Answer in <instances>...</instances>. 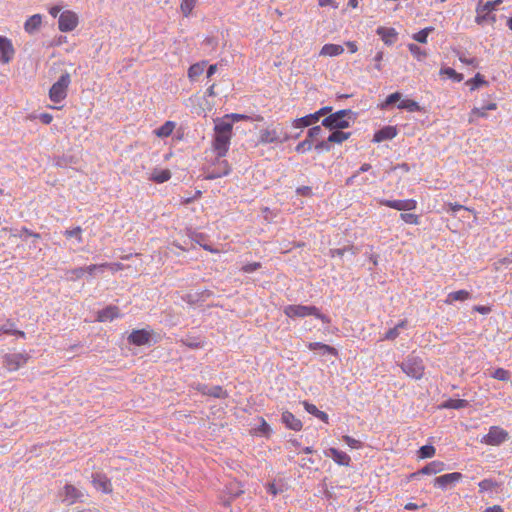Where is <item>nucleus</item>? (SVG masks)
I'll list each match as a JSON object with an SVG mask.
<instances>
[{"instance_id": "obj_1", "label": "nucleus", "mask_w": 512, "mask_h": 512, "mask_svg": "<svg viewBox=\"0 0 512 512\" xmlns=\"http://www.w3.org/2000/svg\"><path fill=\"white\" fill-rule=\"evenodd\" d=\"M233 126L229 121L214 120L211 150L217 158H224L231 145Z\"/></svg>"}, {"instance_id": "obj_2", "label": "nucleus", "mask_w": 512, "mask_h": 512, "mask_svg": "<svg viewBox=\"0 0 512 512\" xmlns=\"http://www.w3.org/2000/svg\"><path fill=\"white\" fill-rule=\"evenodd\" d=\"M290 140L289 133L285 130L281 123L273 124L270 123L258 133V144L269 145V144H283Z\"/></svg>"}, {"instance_id": "obj_3", "label": "nucleus", "mask_w": 512, "mask_h": 512, "mask_svg": "<svg viewBox=\"0 0 512 512\" xmlns=\"http://www.w3.org/2000/svg\"><path fill=\"white\" fill-rule=\"evenodd\" d=\"M356 120V113L350 109L339 110L322 120V125L329 130H339L350 127Z\"/></svg>"}, {"instance_id": "obj_4", "label": "nucleus", "mask_w": 512, "mask_h": 512, "mask_svg": "<svg viewBox=\"0 0 512 512\" xmlns=\"http://www.w3.org/2000/svg\"><path fill=\"white\" fill-rule=\"evenodd\" d=\"M284 314L289 318H303L307 316H315L320 319L323 323H330L327 316L320 313L316 306L306 305H288L284 308Z\"/></svg>"}, {"instance_id": "obj_5", "label": "nucleus", "mask_w": 512, "mask_h": 512, "mask_svg": "<svg viewBox=\"0 0 512 512\" xmlns=\"http://www.w3.org/2000/svg\"><path fill=\"white\" fill-rule=\"evenodd\" d=\"M71 85V76L68 72L63 73L59 79L53 83L49 89V99L55 103L63 102L68 96L69 86Z\"/></svg>"}, {"instance_id": "obj_6", "label": "nucleus", "mask_w": 512, "mask_h": 512, "mask_svg": "<svg viewBox=\"0 0 512 512\" xmlns=\"http://www.w3.org/2000/svg\"><path fill=\"white\" fill-rule=\"evenodd\" d=\"M402 371L413 379L419 380L424 376L425 366L422 358L415 355H409L405 361L400 364Z\"/></svg>"}, {"instance_id": "obj_7", "label": "nucleus", "mask_w": 512, "mask_h": 512, "mask_svg": "<svg viewBox=\"0 0 512 512\" xmlns=\"http://www.w3.org/2000/svg\"><path fill=\"white\" fill-rule=\"evenodd\" d=\"M231 172V166L227 160L223 158H217L208 166L204 168L206 180H213L227 176Z\"/></svg>"}, {"instance_id": "obj_8", "label": "nucleus", "mask_w": 512, "mask_h": 512, "mask_svg": "<svg viewBox=\"0 0 512 512\" xmlns=\"http://www.w3.org/2000/svg\"><path fill=\"white\" fill-rule=\"evenodd\" d=\"M510 439L508 431L499 426H491L487 434L481 438V443L489 446H499Z\"/></svg>"}, {"instance_id": "obj_9", "label": "nucleus", "mask_w": 512, "mask_h": 512, "mask_svg": "<svg viewBox=\"0 0 512 512\" xmlns=\"http://www.w3.org/2000/svg\"><path fill=\"white\" fill-rule=\"evenodd\" d=\"M29 358L26 353L5 354L3 356V367L9 372L17 371L28 362Z\"/></svg>"}, {"instance_id": "obj_10", "label": "nucleus", "mask_w": 512, "mask_h": 512, "mask_svg": "<svg viewBox=\"0 0 512 512\" xmlns=\"http://www.w3.org/2000/svg\"><path fill=\"white\" fill-rule=\"evenodd\" d=\"M378 204L381 206H386L398 211H411L417 208V201L415 199H404V200H388V199H378Z\"/></svg>"}, {"instance_id": "obj_11", "label": "nucleus", "mask_w": 512, "mask_h": 512, "mask_svg": "<svg viewBox=\"0 0 512 512\" xmlns=\"http://www.w3.org/2000/svg\"><path fill=\"white\" fill-rule=\"evenodd\" d=\"M493 4L489 1L482 2L479 1L476 6V17L475 22L478 25H483L488 20H491L492 22H495V16H490V14L494 11Z\"/></svg>"}, {"instance_id": "obj_12", "label": "nucleus", "mask_w": 512, "mask_h": 512, "mask_svg": "<svg viewBox=\"0 0 512 512\" xmlns=\"http://www.w3.org/2000/svg\"><path fill=\"white\" fill-rule=\"evenodd\" d=\"M78 23L79 20L77 14L68 10L60 14L58 28L61 32H69L74 30Z\"/></svg>"}, {"instance_id": "obj_13", "label": "nucleus", "mask_w": 512, "mask_h": 512, "mask_svg": "<svg viewBox=\"0 0 512 512\" xmlns=\"http://www.w3.org/2000/svg\"><path fill=\"white\" fill-rule=\"evenodd\" d=\"M193 388L195 390H197L199 393H201L202 395H205V396H211V397H214V398H221V399H225V398L228 397L227 391H225L219 385L213 386V387H209L206 384L198 383V384L193 385Z\"/></svg>"}, {"instance_id": "obj_14", "label": "nucleus", "mask_w": 512, "mask_h": 512, "mask_svg": "<svg viewBox=\"0 0 512 512\" xmlns=\"http://www.w3.org/2000/svg\"><path fill=\"white\" fill-rule=\"evenodd\" d=\"M15 50L11 40L0 35V63L8 64L14 57Z\"/></svg>"}, {"instance_id": "obj_15", "label": "nucleus", "mask_w": 512, "mask_h": 512, "mask_svg": "<svg viewBox=\"0 0 512 512\" xmlns=\"http://www.w3.org/2000/svg\"><path fill=\"white\" fill-rule=\"evenodd\" d=\"M462 478L463 475L460 472H452L436 477L433 481V484L436 487L445 489L449 486L456 484L457 482L462 480Z\"/></svg>"}, {"instance_id": "obj_16", "label": "nucleus", "mask_w": 512, "mask_h": 512, "mask_svg": "<svg viewBox=\"0 0 512 512\" xmlns=\"http://www.w3.org/2000/svg\"><path fill=\"white\" fill-rule=\"evenodd\" d=\"M497 108L498 106L495 102H489L482 107H474L468 115V122L472 124L475 123L479 118H487V111H494Z\"/></svg>"}, {"instance_id": "obj_17", "label": "nucleus", "mask_w": 512, "mask_h": 512, "mask_svg": "<svg viewBox=\"0 0 512 512\" xmlns=\"http://www.w3.org/2000/svg\"><path fill=\"white\" fill-rule=\"evenodd\" d=\"M444 470H445L444 462L435 460V461H432V462L428 463L427 465H425L419 471H417L415 473H412L410 475V477L414 478V477H417L418 475H421V474L422 475L438 474V473H440V472H442Z\"/></svg>"}, {"instance_id": "obj_18", "label": "nucleus", "mask_w": 512, "mask_h": 512, "mask_svg": "<svg viewBox=\"0 0 512 512\" xmlns=\"http://www.w3.org/2000/svg\"><path fill=\"white\" fill-rule=\"evenodd\" d=\"M83 497V493L76 488L74 485L66 484L63 488V502H66L68 505H72L76 503Z\"/></svg>"}, {"instance_id": "obj_19", "label": "nucleus", "mask_w": 512, "mask_h": 512, "mask_svg": "<svg viewBox=\"0 0 512 512\" xmlns=\"http://www.w3.org/2000/svg\"><path fill=\"white\" fill-rule=\"evenodd\" d=\"M92 484L95 489L105 493L109 494L112 492V483L110 479L104 475V474H95L93 475Z\"/></svg>"}, {"instance_id": "obj_20", "label": "nucleus", "mask_w": 512, "mask_h": 512, "mask_svg": "<svg viewBox=\"0 0 512 512\" xmlns=\"http://www.w3.org/2000/svg\"><path fill=\"white\" fill-rule=\"evenodd\" d=\"M281 420L288 429L296 431V432L300 431L303 427L301 420L298 419L290 411H284L282 413Z\"/></svg>"}, {"instance_id": "obj_21", "label": "nucleus", "mask_w": 512, "mask_h": 512, "mask_svg": "<svg viewBox=\"0 0 512 512\" xmlns=\"http://www.w3.org/2000/svg\"><path fill=\"white\" fill-rule=\"evenodd\" d=\"M149 340H150V333L145 329L133 330L131 332V334L128 336V341L131 344H134L137 346L145 345L149 342Z\"/></svg>"}, {"instance_id": "obj_22", "label": "nucleus", "mask_w": 512, "mask_h": 512, "mask_svg": "<svg viewBox=\"0 0 512 512\" xmlns=\"http://www.w3.org/2000/svg\"><path fill=\"white\" fill-rule=\"evenodd\" d=\"M120 316L119 309L117 306L109 305L104 309L98 311L97 313V321L99 322H107L112 321Z\"/></svg>"}, {"instance_id": "obj_23", "label": "nucleus", "mask_w": 512, "mask_h": 512, "mask_svg": "<svg viewBox=\"0 0 512 512\" xmlns=\"http://www.w3.org/2000/svg\"><path fill=\"white\" fill-rule=\"evenodd\" d=\"M397 135V129L394 126H385L374 134L373 141L380 143L385 140H391Z\"/></svg>"}, {"instance_id": "obj_24", "label": "nucleus", "mask_w": 512, "mask_h": 512, "mask_svg": "<svg viewBox=\"0 0 512 512\" xmlns=\"http://www.w3.org/2000/svg\"><path fill=\"white\" fill-rule=\"evenodd\" d=\"M344 53V47L339 44L328 43L323 45L319 55L323 57H336Z\"/></svg>"}, {"instance_id": "obj_25", "label": "nucleus", "mask_w": 512, "mask_h": 512, "mask_svg": "<svg viewBox=\"0 0 512 512\" xmlns=\"http://www.w3.org/2000/svg\"><path fill=\"white\" fill-rule=\"evenodd\" d=\"M327 456H330L334 462L342 466H349L351 462V458L347 453L336 448H330L328 450Z\"/></svg>"}, {"instance_id": "obj_26", "label": "nucleus", "mask_w": 512, "mask_h": 512, "mask_svg": "<svg viewBox=\"0 0 512 512\" xmlns=\"http://www.w3.org/2000/svg\"><path fill=\"white\" fill-rule=\"evenodd\" d=\"M376 33L387 45H392L397 39V32L394 28L378 27Z\"/></svg>"}, {"instance_id": "obj_27", "label": "nucleus", "mask_w": 512, "mask_h": 512, "mask_svg": "<svg viewBox=\"0 0 512 512\" xmlns=\"http://www.w3.org/2000/svg\"><path fill=\"white\" fill-rule=\"evenodd\" d=\"M170 178H171V171L169 169H158V168H155L151 172L150 176L148 177V179L150 181L158 183V184L167 182L170 180Z\"/></svg>"}, {"instance_id": "obj_28", "label": "nucleus", "mask_w": 512, "mask_h": 512, "mask_svg": "<svg viewBox=\"0 0 512 512\" xmlns=\"http://www.w3.org/2000/svg\"><path fill=\"white\" fill-rule=\"evenodd\" d=\"M317 122H318L317 116L314 113H312V114H308L304 117L294 119L292 121V127L297 128V129H303V128L309 127L310 125L315 124Z\"/></svg>"}, {"instance_id": "obj_29", "label": "nucleus", "mask_w": 512, "mask_h": 512, "mask_svg": "<svg viewBox=\"0 0 512 512\" xmlns=\"http://www.w3.org/2000/svg\"><path fill=\"white\" fill-rule=\"evenodd\" d=\"M41 24L42 16L40 14H34L26 20L24 29L27 33L32 34L40 28Z\"/></svg>"}, {"instance_id": "obj_30", "label": "nucleus", "mask_w": 512, "mask_h": 512, "mask_svg": "<svg viewBox=\"0 0 512 512\" xmlns=\"http://www.w3.org/2000/svg\"><path fill=\"white\" fill-rule=\"evenodd\" d=\"M302 404L309 414H312L325 423L329 422V416L326 412L319 410L314 404L307 401H303Z\"/></svg>"}, {"instance_id": "obj_31", "label": "nucleus", "mask_w": 512, "mask_h": 512, "mask_svg": "<svg viewBox=\"0 0 512 512\" xmlns=\"http://www.w3.org/2000/svg\"><path fill=\"white\" fill-rule=\"evenodd\" d=\"M470 298L471 294L467 290H458L450 292L445 299V303L451 305L456 301H466Z\"/></svg>"}, {"instance_id": "obj_32", "label": "nucleus", "mask_w": 512, "mask_h": 512, "mask_svg": "<svg viewBox=\"0 0 512 512\" xmlns=\"http://www.w3.org/2000/svg\"><path fill=\"white\" fill-rule=\"evenodd\" d=\"M308 348L311 351L319 350L323 354H330V355H333V356H337L338 355V352H337V350L334 347L329 346V345L324 344V343H321V342H311V343L308 344Z\"/></svg>"}, {"instance_id": "obj_33", "label": "nucleus", "mask_w": 512, "mask_h": 512, "mask_svg": "<svg viewBox=\"0 0 512 512\" xmlns=\"http://www.w3.org/2000/svg\"><path fill=\"white\" fill-rule=\"evenodd\" d=\"M176 127V123L173 121H166L162 126L154 131L155 135L159 138L169 137Z\"/></svg>"}, {"instance_id": "obj_34", "label": "nucleus", "mask_w": 512, "mask_h": 512, "mask_svg": "<svg viewBox=\"0 0 512 512\" xmlns=\"http://www.w3.org/2000/svg\"><path fill=\"white\" fill-rule=\"evenodd\" d=\"M206 62H198L191 65L188 69V78L190 80H195L198 76H200L205 70Z\"/></svg>"}, {"instance_id": "obj_35", "label": "nucleus", "mask_w": 512, "mask_h": 512, "mask_svg": "<svg viewBox=\"0 0 512 512\" xmlns=\"http://www.w3.org/2000/svg\"><path fill=\"white\" fill-rule=\"evenodd\" d=\"M350 136H351L350 132H343V131H341V129H339V130L333 131L329 135L328 141L331 143L341 144L344 141L348 140Z\"/></svg>"}, {"instance_id": "obj_36", "label": "nucleus", "mask_w": 512, "mask_h": 512, "mask_svg": "<svg viewBox=\"0 0 512 512\" xmlns=\"http://www.w3.org/2000/svg\"><path fill=\"white\" fill-rule=\"evenodd\" d=\"M398 108L399 109H403V110H407L409 112H419L421 111V107L420 105L412 100V99H403L401 100L399 103H398Z\"/></svg>"}, {"instance_id": "obj_37", "label": "nucleus", "mask_w": 512, "mask_h": 512, "mask_svg": "<svg viewBox=\"0 0 512 512\" xmlns=\"http://www.w3.org/2000/svg\"><path fill=\"white\" fill-rule=\"evenodd\" d=\"M222 121H229L232 124L240 121H252V116L246 115V114H239V113H230L226 114L223 117L219 118Z\"/></svg>"}, {"instance_id": "obj_38", "label": "nucleus", "mask_w": 512, "mask_h": 512, "mask_svg": "<svg viewBox=\"0 0 512 512\" xmlns=\"http://www.w3.org/2000/svg\"><path fill=\"white\" fill-rule=\"evenodd\" d=\"M468 406V401L465 399H448L442 404L443 408L448 409H462Z\"/></svg>"}, {"instance_id": "obj_39", "label": "nucleus", "mask_w": 512, "mask_h": 512, "mask_svg": "<svg viewBox=\"0 0 512 512\" xmlns=\"http://www.w3.org/2000/svg\"><path fill=\"white\" fill-rule=\"evenodd\" d=\"M82 233L83 230L80 226L74 227L72 229H67L64 231V235L67 238H75L78 244L83 242Z\"/></svg>"}, {"instance_id": "obj_40", "label": "nucleus", "mask_w": 512, "mask_h": 512, "mask_svg": "<svg viewBox=\"0 0 512 512\" xmlns=\"http://www.w3.org/2000/svg\"><path fill=\"white\" fill-rule=\"evenodd\" d=\"M197 0H182L180 10L185 17H188L194 9Z\"/></svg>"}, {"instance_id": "obj_41", "label": "nucleus", "mask_w": 512, "mask_h": 512, "mask_svg": "<svg viewBox=\"0 0 512 512\" xmlns=\"http://www.w3.org/2000/svg\"><path fill=\"white\" fill-rule=\"evenodd\" d=\"M434 30L433 27H426L413 35V39L420 43H426L428 35Z\"/></svg>"}, {"instance_id": "obj_42", "label": "nucleus", "mask_w": 512, "mask_h": 512, "mask_svg": "<svg viewBox=\"0 0 512 512\" xmlns=\"http://www.w3.org/2000/svg\"><path fill=\"white\" fill-rule=\"evenodd\" d=\"M467 84L471 86V90H475L479 88L481 85H487V81L484 79V77L477 73L474 78L470 79Z\"/></svg>"}, {"instance_id": "obj_43", "label": "nucleus", "mask_w": 512, "mask_h": 512, "mask_svg": "<svg viewBox=\"0 0 512 512\" xmlns=\"http://www.w3.org/2000/svg\"><path fill=\"white\" fill-rule=\"evenodd\" d=\"M436 449L432 445H424L419 449V457L422 459L431 458L435 455Z\"/></svg>"}, {"instance_id": "obj_44", "label": "nucleus", "mask_w": 512, "mask_h": 512, "mask_svg": "<svg viewBox=\"0 0 512 512\" xmlns=\"http://www.w3.org/2000/svg\"><path fill=\"white\" fill-rule=\"evenodd\" d=\"M408 49L409 51L411 52V54L419 61H421L422 59H424L426 57V52L423 51L419 46H417L416 44H409L408 45Z\"/></svg>"}, {"instance_id": "obj_45", "label": "nucleus", "mask_w": 512, "mask_h": 512, "mask_svg": "<svg viewBox=\"0 0 512 512\" xmlns=\"http://www.w3.org/2000/svg\"><path fill=\"white\" fill-rule=\"evenodd\" d=\"M440 75H446L447 77L454 79L457 82H460L463 79L461 74L457 73L453 68L450 67L442 68L440 70Z\"/></svg>"}, {"instance_id": "obj_46", "label": "nucleus", "mask_w": 512, "mask_h": 512, "mask_svg": "<svg viewBox=\"0 0 512 512\" xmlns=\"http://www.w3.org/2000/svg\"><path fill=\"white\" fill-rule=\"evenodd\" d=\"M66 274H67L69 280L75 281L84 276L85 269L83 267L74 268V269L67 271Z\"/></svg>"}, {"instance_id": "obj_47", "label": "nucleus", "mask_w": 512, "mask_h": 512, "mask_svg": "<svg viewBox=\"0 0 512 512\" xmlns=\"http://www.w3.org/2000/svg\"><path fill=\"white\" fill-rule=\"evenodd\" d=\"M400 218L407 224L418 225L420 220L419 216L413 213H401Z\"/></svg>"}, {"instance_id": "obj_48", "label": "nucleus", "mask_w": 512, "mask_h": 512, "mask_svg": "<svg viewBox=\"0 0 512 512\" xmlns=\"http://www.w3.org/2000/svg\"><path fill=\"white\" fill-rule=\"evenodd\" d=\"M312 149V141L310 139H305L304 141L298 143L295 147V151L298 153H305Z\"/></svg>"}, {"instance_id": "obj_49", "label": "nucleus", "mask_w": 512, "mask_h": 512, "mask_svg": "<svg viewBox=\"0 0 512 512\" xmlns=\"http://www.w3.org/2000/svg\"><path fill=\"white\" fill-rule=\"evenodd\" d=\"M480 492H485L494 489L497 484L491 479H484L478 484Z\"/></svg>"}, {"instance_id": "obj_50", "label": "nucleus", "mask_w": 512, "mask_h": 512, "mask_svg": "<svg viewBox=\"0 0 512 512\" xmlns=\"http://www.w3.org/2000/svg\"><path fill=\"white\" fill-rule=\"evenodd\" d=\"M492 377L501 380V381H508L509 380V372L503 368H497L494 373L492 374Z\"/></svg>"}, {"instance_id": "obj_51", "label": "nucleus", "mask_w": 512, "mask_h": 512, "mask_svg": "<svg viewBox=\"0 0 512 512\" xmlns=\"http://www.w3.org/2000/svg\"><path fill=\"white\" fill-rule=\"evenodd\" d=\"M343 440L344 442L351 448H354V449H359L361 448V442L357 439H354L352 438L351 436L349 435H344L343 436Z\"/></svg>"}, {"instance_id": "obj_52", "label": "nucleus", "mask_w": 512, "mask_h": 512, "mask_svg": "<svg viewBox=\"0 0 512 512\" xmlns=\"http://www.w3.org/2000/svg\"><path fill=\"white\" fill-rule=\"evenodd\" d=\"M401 97H402V95L399 92H394V93L390 94L386 98L385 103L383 104V107L391 105V104H394L396 102H400L401 101Z\"/></svg>"}, {"instance_id": "obj_53", "label": "nucleus", "mask_w": 512, "mask_h": 512, "mask_svg": "<svg viewBox=\"0 0 512 512\" xmlns=\"http://www.w3.org/2000/svg\"><path fill=\"white\" fill-rule=\"evenodd\" d=\"M260 268H261L260 262H253V263H248V264L242 266L241 271L244 273H252Z\"/></svg>"}, {"instance_id": "obj_54", "label": "nucleus", "mask_w": 512, "mask_h": 512, "mask_svg": "<svg viewBox=\"0 0 512 512\" xmlns=\"http://www.w3.org/2000/svg\"><path fill=\"white\" fill-rule=\"evenodd\" d=\"M101 267L109 269L112 273L124 269V265L121 263H102Z\"/></svg>"}, {"instance_id": "obj_55", "label": "nucleus", "mask_w": 512, "mask_h": 512, "mask_svg": "<svg viewBox=\"0 0 512 512\" xmlns=\"http://www.w3.org/2000/svg\"><path fill=\"white\" fill-rule=\"evenodd\" d=\"M14 326H15V323L13 321H11L10 319H8L6 321L5 325L0 326V335H2V334L10 335L12 332V327H14Z\"/></svg>"}, {"instance_id": "obj_56", "label": "nucleus", "mask_w": 512, "mask_h": 512, "mask_svg": "<svg viewBox=\"0 0 512 512\" xmlns=\"http://www.w3.org/2000/svg\"><path fill=\"white\" fill-rule=\"evenodd\" d=\"M398 336H399V330H398V327H394V328L389 329V330L385 333V335H384L383 339H384V340H394V339H396Z\"/></svg>"}, {"instance_id": "obj_57", "label": "nucleus", "mask_w": 512, "mask_h": 512, "mask_svg": "<svg viewBox=\"0 0 512 512\" xmlns=\"http://www.w3.org/2000/svg\"><path fill=\"white\" fill-rule=\"evenodd\" d=\"M321 127L320 126H314L308 130L307 137L308 139H313L318 137L321 134Z\"/></svg>"}, {"instance_id": "obj_58", "label": "nucleus", "mask_w": 512, "mask_h": 512, "mask_svg": "<svg viewBox=\"0 0 512 512\" xmlns=\"http://www.w3.org/2000/svg\"><path fill=\"white\" fill-rule=\"evenodd\" d=\"M39 119H40V121H41L43 124L48 125V124H50V123L52 122V120H53V116H52L51 114H49V113H41V114L39 115Z\"/></svg>"}, {"instance_id": "obj_59", "label": "nucleus", "mask_w": 512, "mask_h": 512, "mask_svg": "<svg viewBox=\"0 0 512 512\" xmlns=\"http://www.w3.org/2000/svg\"><path fill=\"white\" fill-rule=\"evenodd\" d=\"M384 53L382 51L377 52V54L374 57V60L376 62V69L380 71L382 69L381 61L383 60Z\"/></svg>"}, {"instance_id": "obj_60", "label": "nucleus", "mask_w": 512, "mask_h": 512, "mask_svg": "<svg viewBox=\"0 0 512 512\" xmlns=\"http://www.w3.org/2000/svg\"><path fill=\"white\" fill-rule=\"evenodd\" d=\"M459 60L464 63V64H467V65H472L474 67H477L478 66V61L476 58H466V57H463V56H460L459 57Z\"/></svg>"}, {"instance_id": "obj_61", "label": "nucleus", "mask_w": 512, "mask_h": 512, "mask_svg": "<svg viewBox=\"0 0 512 512\" xmlns=\"http://www.w3.org/2000/svg\"><path fill=\"white\" fill-rule=\"evenodd\" d=\"M330 111H331V107L326 106V107L319 109L314 114L317 116V120L319 121L322 116L326 115Z\"/></svg>"}, {"instance_id": "obj_62", "label": "nucleus", "mask_w": 512, "mask_h": 512, "mask_svg": "<svg viewBox=\"0 0 512 512\" xmlns=\"http://www.w3.org/2000/svg\"><path fill=\"white\" fill-rule=\"evenodd\" d=\"M350 53H356L358 51V45L355 41H347L345 43Z\"/></svg>"}, {"instance_id": "obj_63", "label": "nucleus", "mask_w": 512, "mask_h": 512, "mask_svg": "<svg viewBox=\"0 0 512 512\" xmlns=\"http://www.w3.org/2000/svg\"><path fill=\"white\" fill-rule=\"evenodd\" d=\"M101 264L100 265H97V264H91L89 266H87L85 269V273H88L89 275H93L94 272L97 270V269H101Z\"/></svg>"}, {"instance_id": "obj_64", "label": "nucleus", "mask_w": 512, "mask_h": 512, "mask_svg": "<svg viewBox=\"0 0 512 512\" xmlns=\"http://www.w3.org/2000/svg\"><path fill=\"white\" fill-rule=\"evenodd\" d=\"M483 512H504V511L499 505H494L492 507H488Z\"/></svg>"}]
</instances>
